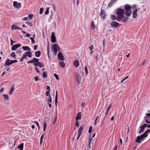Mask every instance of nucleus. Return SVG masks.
Here are the masks:
<instances>
[{
	"mask_svg": "<svg viewBox=\"0 0 150 150\" xmlns=\"http://www.w3.org/2000/svg\"><path fill=\"white\" fill-rule=\"evenodd\" d=\"M117 15V20L120 22L122 20L124 17L125 11L123 9L118 8L116 10Z\"/></svg>",
	"mask_w": 150,
	"mask_h": 150,
	"instance_id": "obj_1",
	"label": "nucleus"
},
{
	"mask_svg": "<svg viewBox=\"0 0 150 150\" xmlns=\"http://www.w3.org/2000/svg\"><path fill=\"white\" fill-rule=\"evenodd\" d=\"M124 8L125 9V14L127 16H131L132 11L130 10L131 6L129 4H125L124 5Z\"/></svg>",
	"mask_w": 150,
	"mask_h": 150,
	"instance_id": "obj_2",
	"label": "nucleus"
},
{
	"mask_svg": "<svg viewBox=\"0 0 150 150\" xmlns=\"http://www.w3.org/2000/svg\"><path fill=\"white\" fill-rule=\"evenodd\" d=\"M60 48L57 44H52V47L51 50L54 53L55 55H56L57 51H60Z\"/></svg>",
	"mask_w": 150,
	"mask_h": 150,
	"instance_id": "obj_3",
	"label": "nucleus"
},
{
	"mask_svg": "<svg viewBox=\"0 0 150 150\" xmlns=\"http://www.w3.org/2000/svg\"><path fill=\"white\" fill-rule=\"evenodd\" d=\"M18 61L17 60H11L9 59H7L5 63L4 64V65L5 66H9L11 64H12L17 62Z\"/></svg>",
	"mask_w": 150,
	"mask_h": 150,
	"instance_id": "obj_4",
	"label": "nucleus"
},
{
	"mask_svg": "<svg viewBox=\"0 0 150 150\" xmlns=\"http://www.w3.org/2000/svg\"><path fill=\"white\" fill-rule=\"evenodd\" d=\"M75 79L76 81H77L78 84H79L80 83L81 81V77L80 76V74H77L75 75Z\"/></svg>",
	"mask_w": 150,
	"mask_h": 150,
	"instance_id": "obj_5",
	"label": "nucleus"
},
{
	"mask_svg": "<svg viewBox=\"0 0 150 150\" xmlns=\"http://www.w3.org/2000/svg\"><path fill=\"white\" fill-rule=\"evenodd\" d=\"M51 41L53 43H55L56 41V38L55 36L54 33L53 32L52 33V35L51 37Z\"/></svg>",
	"mask_w": 150,
	"mask_h": 150,
	"instance_id": "obj_6",
	"label": "nucleus"
},
{
	"mask_svg": "<svg viewBox=\"0 0 150 150\" xmlns=\"http://www.w3.org/2000/svg\"><path fill=\"white\" fill-rule=\"evenodd\" d=\"M110 25L111 26L116 28L118 27L120 25L118 22L113 21L111 23Z\"/></svg>",
	"mask_w": 150,
	"mask_h": 150,
	"instance_id": "obj_7",
	"label": "nucleus"
},
{
	"mask_svg": "<svg viewBox=\"0 0 150 150\" xmlns=\"http://www.w3.org/2000/svg\"><path fill=\"white\" fill-rule=\"evenodd\" d=\"M146 124H144L142 126H140L139 127L140 128V130L139 132V134H140L144 132V128L146 127Z\"/></svg>",
	"mask_w": 150,
	"mask_h": 150,
	"instance_id": "obj_8",
	"label": "nucleus"
},
{
	"mask_svg": "<svg viewBox=\"0 0 150 150\" xmlns=\"http://www.w3.org/2000/svg\"><path fill=\"white\" fill-rule=\"evenodd\" d=\"M21 45L20 44H17L13 45L11 47V50H15L17 48L21 47Z\"/></svg>",
	"mask_w": 150,
	"mask_h": 150,
	"instance_id": "obj_9",
	"label": "nucleus"
},
{
	"mask_svg": "<svg viewBox=\"0 0 150 150\" xmlns=\"http://www.w3.org/2000/svg\"><path fill=\"white\" fill-rule=\"evenodd\" d=\"M138 10L137 9L134 10L132 13V17L133 18H135L137 16V12Z\"/></svg>",
	"mask_w": 150,
	"mask_h": 150,
	"instance_id": "obj_10",
	"label": "nucleus"
},
{
	"mask_svg": "<svg viewBox=\"0 0 150 150\" xmlns=\"http://www.w3.org/2000/svg\"><path fill=\"white\" fill-rule=\"evenodd\" d=\"M13 5L14 7L18 9L20 7V3H18L16 1H14L13 2Z\"/></svg>",
	"mask_w": 150,
	"mask_h": 150,
	"instance_id": "obj_11",
	"label": "nucleus"
},
{
	"mask_svg": "<svg viewBox=\"0 0 150 150\" xmlns=\"http://www.w3.org/2000/svg\"><path fill=\"white\" fill-rule=\"evenodd\" d=\"M100 16L102 19H105L106 15L105 14L104 11H103L102 9L101 10Z\"/></svg>",
	"mask_w": 150,
	"mask_h": 150,
	"instance_id": "obj_12",
	"label": "nucleus"
},
{
	"mask_svg": "<svg viewBox=\"0 0 150 150\" xmlns=\"http://www.w3.org/2000/svg\"><path fill=\"white\" fill-rule=\"evenodd\" d=\"M81 112H79L77 114L76 117V120L78 121V120H80L81 119Z\"/></svg>",
	"mask_w": 150,
	"mask_h": 150,
	"instance_id": "obj_13",
	"label": "nucleus"
},
{
	"mask_svg": "<svg viewBox=\"0 0 150 150\" xmlns=\"http://www.w3.org/2000/svg\"><path fill=\"white\" fill-rule=\"evenodd\" d=\"M59 66L62 68H64L65 66V64L64 62L62 61H61L59 62Z\"/></svg>",
	"mask_w": 150,
	"mask_h": 150,
	"instance_id": "obj_14",
	"label": "nucleus"
},
{
	"mask_svg": "<svg viewBox=\"0 0 150 150\" xmlns=\"http://www.w3.org/2000/svg\"><path fill=\"white\" fill-rule=\"evenodd\" d=\"M31 56V52L29 51L28 52H25V54L23 55L22 56Z\"/></svg>",
	"mask_w": 150,
	"mask_h": 150,
	"instance_id": "obj_15",
	"label": "nucleus"
},
{
	"mask_svg": "<svg viewBox=\"0 0 150 150\" xmlns=\"http://www.w3.org/2000/svg\"><path fill=\"white\" fill-rule=\"evenodd\" d=\"M83 128V126L81 125L79 128L78 131V134H81Z\"/></svg>",
	"mask_w": 150,
	"mask_h": 150,
	"instance_id": "obj_16",
	"label": "nucleus"
},
{
	"mask_svg": "<svg viewBox=\"0 0 150 150\" xmlns=\"http://www.w3.org/2000/svg\"><path fill=\"white\" fill-rule=\"evenodd\" d=\"M91 29L92 30H94L95 28V25L93 21H92L91 23Z\"/></svg>",
	"mask_w": 150,
	"mask_h": 150,
	"instance_id": "obj_17",
	"label": "nucleus"
},
{
	"mask_svg": "<svg viewBox=\"0 0 150 150\" xmlns=\"http://www.w3.org/2000/svg\"><path fill=\"white\" fill-rule=\"evenodd\" d=\"M142 139H143L141 138V137H140L139 136H137V139L136 140V142L140 143L141 142L140 140Z\"/></svg>",
	"mask_w": 150,
	"mask_h": 150,
	"instance_id": "obj_18",
	"label": "nucleus"
},
{
	"mask_svg": "<svg viewBox=\"0 0 150 150\" xmlns=\"http://www.w3.org/2000/svg\"><path fill=\"white\" fill-rule=\"evenodd\" d=\"M2 95L3 96L4 99H3L4 100H5V101L7 100L9 98L7 94H2Z\"/></svg>",
	"mask_w": 150,
	"mask_h": 150,
	"instance_id": "obj_19",
	"label": "nucleus"
},
{
	"mask_svg": "<svg viewBox=\"0 0 150 150\" xmlns=\"http://www.w3.org/2000/svg\"><path fill=\"white\" fill-rule=\"evenodd\" d=\"M23 143H22L18 147V148L19 150H23Z\"/></svg>",
	"mask_w": 150,
	"mask_h": 150,
	"instance_id": "obj_20",
	"label": "nucleus"
},
{
	"mask_svg": "<svg viewBox=\"0 0 150 150\" xmlns=\"http://www.w3.org/2000/svg\"><path fill=\"white\" fill-rule=\"evenodd\" d=\"M22 48L25 51L28 50L30 51V49L28 46H23Z\"/></svg>",
	"mask_w": 150,
	"mask_h": 150,
	"instance_id": "obj_21",
	"label": "nucleus"
},
{
	"mask_svg": "<svg viewBox=\"0 0 150 150\" xmlns=\"http://www.w3.org/2000/svg\"><path fill=\"white\" fill-rule=\"evenodd\" d=\"M79 64V62L77 60H75L74 63V65L76 67H78Z\"/></svg>",
	"mask_w": 150,
	"mask_h": 150,
	"instance_id": "obj_22",
	"label": "nucleus"
},
{
	"mask_svg": "<svg viewBox=\"0 0 150 150\" xmlns=\"http://www.w3.org/2000/svg\"><path fill=\"white\" fill-rule=\"evenodd\" d=\"M123 19H124L122 21V22L123 23H126L129 18L128 17H125L124 16V17L123 18Z\"/></svg>",
	"mask_w": 150,
	"mask_h": 150,
	"instance_id": "obj_23",
	"label": "nucleus"
},
{
	"mask_svg": "<svg viewBox=\"0 0 150 150\" xmlns=\"http://www.w3.org/2000/svg\"><path fill=\"white\" fill-rule=\"evenodd\" d=\"M139 136L141 137V138L143 139V140H144V138L146 137H147V135L146 134L144 133L142 134H141Z\"/></svg>",
	"mask_w": 150,
	"mask_h": 150,
	"instance_id": "obj_24",
	"label": "nucleus"
},
{
	"mask_svg": "<svg viewBox=\"0 0 150 150\" xmlns=\"http://www.w3.org/2000/svg\"><path fill=\"white\" fill-rule=\"evenodd\" d=\"M111 17L112 21L117 20V17H116L114 15H111Z\"/></svg>",
	"mask_w": 150,
	"mask_h": 150,
	"instance_id": "obj_25",
	"label": "nucleus"
},
{
	"mask_svg": "<svg viewBox=\"0 0 150 150\" xmlns=\"http://www.w3.org/2000/svg\"><path fill=\"white\" fill-rule=\"evenodd\" d=\"M111 106V105H110V106L108 108V109H107V112H106V113H105V116L104 117V120H103V121L104 120V119H105V117H106V115H107L110 108V107Z\"/></svg>",
	"mask_w": 150,
	"mask_h": 150,
	"instance_id": "obj_26",
	"label": "nucleus"
},
{
	"mask_svg": "<svg viewBox=\"0 0 150 150\" xmlns=\"http://www.w3.org/2000/svg\"><path fill=\"white\" fill-rule=\"evenodd\" d=\"M38 63H39L38 64V66L40 67H44V65L42 63L38 62Z\"/></svg>",
	"mask_w": 150,
	"mask_h": 150,
	"instance_id": "obj_27",
	"label": "nucleus"
},
{
	"mask_svg": "<svg viewBox=\"0 0 150 150\" xmlns=\"http://www.w3.org/2000/svg\"><path fill=\"white\" fill-rule=\"evenodd\" d=\"M47 72L46 71H44L42 74V76L44 78H47Z\"/></svg>",
	"mask_w": 150,
	"mask_h": 150,
	"instance_id": "obj_28",
	"label": "nucleus"
},
{
	"mask_svg": "<svg viewBox=\"0 0 150 150\" xmlns=\"http://www.w3.org/2000/svg\"><path fill=\"white\" fill-rule=\"evenodd\" d=\"M41 52L40 51H38L35 52V56H40Z\"/></svg>",
	"mask_w": 150,
	"mask_h": 150,
	"instance_id": "obj_29",
	"label": "nucleus"
},
{
	"mask_svg": "<svg viewBox=\"0 0 150 150\" xmlns=\"http://www.w3.org/2000/svg\"><path fill=\"white\" fill-rule=\"evenodd\" d=\"M114 1L115 0H111L110 1L108 4V6H111L114 3Z\"/></svg>",
	"mask_w": 150,
	"mask_h": 150,
	"instance_id": "obj_30",
	"label": "nucleus"
},
{
	"mask_svg": "<svg viewBox=\"0 0 150 150\" xmlns=\"http://www.w3.org/2000/svg\"><path fill=\"white\" fill-rule=\"evenodd\" d=\"M47 126V125L46 124V122L45 121L44 122V123H43V129L44 131H45V129H46Z\"/></svg>",
	"mask_w": 150,
	"mask_h": 150,
	"instance_id": "obj_31",
	"label": "nucleus"
},
{
	"mask_svg": "<svg viewBox=\"0 0 150 150\" xmlns=\"http://www.w3.org/2000/svg\"><path fill=\"white\" fill-rule=\"evenodd\" d=\"M17 27H16V25H12L11 27V30H16L17 29Z\"/></svg>",
	"mask_w": 150,
	"mask_h": 150,
	"instance_id": "obj_32",
	"label": "nucleus"
},
{
	"mask_svg": "<svg viewBox=\"0 0 150 150\" xmlns=\"http://www.w3.org/2000/svg\"><path fill=\"white\" fill-rule=\"evenodd\" d=\"M14 88L13 87H11V91L9 92V94L11 95L14 90Z\"/></svg>",
	"mask_w": 150,
	"mask_h": 150,
	"instance_id": "obj_33",
	"label": "nucleus"
},
{
	"mask_svg": "<svg viewBox=\"0 0 150 150\" xmlns=\"http://www.w3.org/2000/svg\"><path fill=\"white\" fill-rule=\"evenodd\" d=\"M59 60L61 61H64L65 60L64 57H57Z\"/></svg>",
	"mask_w": 150,
	"mask_h": 150,
	"instance_id": "obj_34",
	"label": "nucleus"
},
{
	"mask_svg": "<svg viewBox=\"0 0 150 150\" xmlns=\"http://www.w3.org/2000/svg\"><path fill=\"white\" fill-rule=\"evenodd\" d=\"M47 100L48 104H49V103H51L52 102V98L51 97H49L48 99L47 98Z\"/></svg>",
	"mask_w": 150,
	"mask_h": 150,
	"instance_id": "obj_35",
	"label": "nucleus"
},
{
	"mask_svg": "<svg viewBox=\"0 0 150 150\" xmlns=\"http://www.w3.org/2000/svg\"><path fill=\"white\" fill-rule=\"evenodd\" d=\"M92 140H93L92 138L90 137L89 139L88 144V146L89 148H90V144H91V142Z\"/></svg>",
	"mask_w": 150,
	"mask_h": 150,
	"instance_id": "obj_36",
	"label": "nucleus"
},
{
	"mask_svg": "<svg viewBox=\"0 0 150 150\" xmlns=\"http://www.w3.org/2000/svg\"><path fill=\"white\" fill-rule=\"evenodd\" d=\"M33 123L36 125V126H37L38 127V129L39 130L40 129V127L38 122L37 121H35L33 122Z\"/></svg>",
	"mask_w": 150,
	"mask_h": 150,
	"instance_id": "obj_37",
	"label": "nucleus"
},
{
	"mask_svg": "<svg viewBox=\"0 0 150 150\" xmlns=\"http://www.w3.org/2000/svg\"><path fill=\"white\" fill-rule=\"evenodd\" d=\"M146 116L144 117V119H147L149 117H150V113H146Z\"/></svg>",
	"mask_w": 150,
	"mask_h": 150,
	"instance_id": "obj_38",
	"label": "nucleus"
},
{
	"mask_svg": "<svg viewBox=\"0 0 150 150\" xmlns=\"http://www.w3.org/2000/svg\"><path fill=\"white\" fill-rule=\"evenodd\" d=\"M46 96H48V98L51 97L49 91H46Z\"/></svg>",
	"mask_w": 150,
	"mask_h": 150,
	"instance_id": "obj_39",
	"label": "nucleus"
},
{
	"mask_svg": "<svg viewBox=\"0 0 150 150\" xmlns=\"http://www.w3.org/2000/svg\"><path fill=\"white\" fill-rule=\"evenodd\" d=\"M150 132V129H147L144 132L147 135V136L148 135V134Z\"/></svg>",
	"mask_w": 150,
	"mask_h": 150,
	"instance_id": "obj_40",
	"label": "nucleus"
},
{
	"mask_svg": "<svg viewBox=\"0 0 150 150\" xmlns=\"http://www.w3.org/2000/svg\"><path fill=\"white\" fill-rule=\"evenodd\" d=\"M30 39L31 40L32 43H34L35 42L34 37H30Z\"/></svg>",
	"mask_w": 150,
	"mask_h": 150,
	"instance_id": "obj_41",
	"label": "nucleus"
},
{
	"mask_svg": "<svg viewBox=\"0 0 150 150\" xmlns=\"http://www.w3.org/2000/svg\"><path fill=\"white\" fill-rule=\"evenodd\" d=\"M57 97H55V104L56 107L57 108V103H58V99H57Z\"/></svg>",
	"mask_w": 150,
	"mask_h": 150,
	"instance_id": "obj_42",
	"label": "nucleus"
},
{
	"mask_svg": "<svg viewBox=\"0 0 150 150\" xmlns=\"http://www.w3.org/2000/svg\"><path fill=\"white\" fill-rule=\"evenodd\" d=\"M34 80L36 81H38L40 80V79L39 78L38 76H36L34 77Z\"/></svg>",
	"mask_w": 150,
	"mask_h": 150,
	"instance_id": "obj_43",
	"label": "nucleus"
},
{
	"mask_svg": "<svg viewBox=\"0 0 150 150\" xmlns=\"http://www.w3.org/2000/svg\"><path fill=\"white\" fill-rule=\"evenodd\" d=\"M33 61L34 63L36 62H38L39 61V59H38L34 58H33Z\"/></svg>",
	"mask_w": 150,
	"mask_h": 150,
	"instance_id": "obj_44",
	"label": "nucleus"
},
{
	"mask_svg": "<svg viewBox=\"0 0 150 150\" xmlns=\"http://www.w3.org/2000/svg\"><path fill=\"white\" fill-rule=\"evenodd\" d=\"M49 12V8L48 7L46 9V11L45 13V15H47L48 14Z\"/></svg>",
	"mask_w": 150,
	"mask_h": 150,
	"instance_id": "obj_45",
	"label": "nucleus"
},
{
	"mask_svg": "<svg viewBox=\"0 0 150 150\" xmlns=\"http://www.w3.org/2000/svg\"><path fill=\"white\" fill-rule=\"evenodd\" d=\"M85 70V71L86 73V74H88V70L87 68V66H86L84 67Z\"/></svg>",
	"mask_w": 150,
	"mask_h": 150,
	"instance_id": "obj_46",
	"label": "nucleus"
},
{
	"mask_svg": "<svg viewBox=\"0 0 150 150\" xmlns=\"http://www.w3.org/2000/svg\"><path fill=\"white\" fill-rule=\"evenodd\" d=\"M26 23L29 26L31 27L33 26V24L31 22H26Z\"/></svg>",
	"mask_w": 150,
	"mask_h": 150,
	"instance_id": "obj_47",
	"label": "nucleus"
},
{
	"mask_svg": "<svg viewBox=\"0 0 150 150\" xmlns=\"http://www.w3.org/2000/svg\"><path fill=\"white\" fill-rule=\"evenodd\" d=\"M43 8H41L40 10V14H42L43 13Z\"/></svg>",
	"mask_w": 150,
	"mask_h": 150,
	"instance_id": "obj_48",
	"label": "nucleus"
},
{
	"mask_svg": "<svg viewBox=\"0 0 150 150\" xmlns=\"http://www.w3.org/2000/svg\"><path fill=\"white\" fill-rule=\"evenodd\" d=\"M33 16V14H29L28 15V17L30 20H31Z\"/></svg>",
	"mask_w": 150,
	"mask_h": 150,
	"instance_id": "obj_49",
	"label": "nucleus"
},
{
	"mask_svg": "<svg viewBox=\"0 0 150 150\" xmlns=\"http://www.w3.org/2000/svg\"><path fill=\"white\" fill-rule=\"evenodd\" d=\"M54 77H55L56 79L58 80L59 79L58 76L57 74H54Z\"/></svg>",
	"mask_w": 150,
	"mask_h": 150,
	"instance_id": "obj_50",
	"label": "nucleus"
},
{
	"mask_svg": "<svg viewBox=\"0 0 150 150\" xmlns=\"http://www.w3.org/2000/svg\"><path fill=\"white\" fill-rule=\"evenodd\" d=\"M92 126L90 127L89 129V130H88V133H91L92 130Z\"/></svg>",
	"mask_w": 150,
	"mask_h": 150,
	"instance_id": "obj_51",
	"label": "nucleus"
},
{
	"mask_svg": "<svg viewBox=\"0 0 150 150\" xmlns=\"http://www.w3.org/2000/svg\"><path fill=\"white\" fill-rule=\"evenodd\" d=\"M75 126L76 127H78L79 126V124L78 121H77V120H76Z\"/></svg>",
	"mask_w": 150,
	"mask_h": 150,
	"instance_id": "obj_52",
	"label": "nucleus"
},
{
	"mask_svg": "<svg viewBox=\"0 0 150 150\" xmlns=\"http://www.w3.org/2000/svg\"><path fill=\"white\" fill-rule=\"evenodd\" d=\"M22 20L23 21H27L28 20V18L27 17H25L23 18Z\"/></svg>",
	"mask_w": 150,
	"mask_h": 150,
	"instance_id": "obj_53",
	"label": "nucleus"
},
{
	"mask_svg": "<svg viewBox=\"0 0 150 150\" xmlns=\"http://www.w3.org/2000/svg\"><path fill=\"white\" fill-rule=\"evenodd\" d=\"M62 55L63 54L61 52H59L57 56H63Z\"/></svg>",
	"mask_w": 150,
	"mask_h": 150,
	"instance_id": "obj_54",
	"label": "nucleus"
},
{
	"mask_svg": "<svg viewBox=\"0 0 150 150\" xmlns=\"http://www.w3.org/2000/svg\"><path fill=\"white\" fill-rule=\"evenodd\" d=\"M10 41L11 42V45H12L14 43L16 42H14L13 41V40L11 38L10 39Z\"/></svg>",
	"mask_w": 150,
	"mask_h": 150,
	"instance_id": "obj_55",
	"label": "nucleus"
},
{
	"mask_svg": "<svg viewBox=\"0 0 150 150\" xmlns=\"http://www.w3.org/2000/svg\"><path fill=\"white\" fill-rule=\"evenodd\" d=\"M93 45H91V46H90L89 47V49L91 51L93 50Z\"/></svg>",
	"mask_w": 150,
	"mask_h": 150,
	"instance_id": "obj_56",
	"label": "nucleus"
},
{
	"mask_svg": "<svg viewBox=\"0 0 150 150\" xmlns=\"http://www.w3.org/2000/svg\"><path fill=\"white\" fill-rule=\"evenodd\" d=\"M144 120H145L146 121V122L147 123V124H150V120L149 121H148V119H144Z\"/></svg>",
	"mask_w": 150,
	"mask_h": 150,
	"instance_id": "obj_57",
	"label": "nucleus"
},
{
	"mask_svg": "<svg viewBox=\"0 0 150 150\" xmlns=\"http://www.w3.org/2000/svg\"><path fill=\"white\" fill-rule=\"evenodd\" d=\"M47 89L49 91H50V86H47Z\"/></svg>",
	"mask_w": 150,
	"mask_h": 150,
	"instance_id": "obj_58",
	"label": "nucleus"
},
{
	"mask_svg": "<svg viewBox=\"0 0 150 150\" xmlns=\"http://www.w3.org/2000/svg\"><path fill=\"white\" fill-rule=\"evenodd\" d=\"M16 56V54L14 52H13L11 53V56Z\"/></svg>",
	"mask_w": 150,
	"mask_h": 150,
	"instance_id": "obj_59",
	"label": "nucleus"
},
{
	"mask_svg": "<svg viewBox=\"0 0 150 150\" xmlns=\"http://www.w3.org/2000/svg\"><path fill=\"white\" fill-rule=\"evenodd\" d=\"M34 63V62L33 60H32L30 61H29L28 62H27V63L28 64H29L30 63Z\"/></svg>",
	"mask_w": 150,
	"mask_h": 150,
	"instance_id": "obj_60",
	"label": "nucleus"
},
{
	"mask_svg": "<svg viewBox=\"0 0 150 150\" xmlns=\"http://www.w3.org/2000/svg\"><path fill=\"white\" fill-rule=\"evenodd\" d=\"M50 51V47H47V52L48 53V56H49V52Z\"/></svg>",
	"mask_w": 150,
	"mask_h": 150,
	"instance_id": "obj_61",
	"label": "nucleus"
},
{
	"mask_svg": "<svg viewBox=\"0 0 150 150\" xmlns=\"http://www.w3.org/2000/svg\"><path fill=\"white\" fill-rule=\"evenodd\" d=\"M26 57H23V58H22L21 59H20V61H21V62H22V61H23V59H25V58H26Z\"/></svg>",
	"mask_w": 150,
	"mask_h": 150,
	"instance_id": "obj_62",
	"label": "nucleus"
},
{
	"mask_svg": "<svg viewBox=\"0 0 150 150\" xmlns=\"http://www.w3.org/2000/svg\"><path fill=\"white\" fill-rule=\"evenodd\" d=\"M25 35L26 37H29L30 36V35L28 33H26Z\"/></svg>",
	"mask_w": 150,
	"mask_h": 150,
	"instance_id": "obj_63",
	"label": "nucleus"
},
{
	"mask_svg": "<svg viewBox=\"0 0 150 150\" xmlns=\"http://www.w3.org/2000/svg\"><path fill=\"white\" fill-rule=\"evenodd\" d=\"M35 69H36V71H37V72H38L39 73H40L39 71L38 70V67H36Z\"/></svg>",
	"mask_w": 150,
	"mask_h": 150,
	"instance_id": "obj_64",
	"label": "nucleus"
}]
</instances>
